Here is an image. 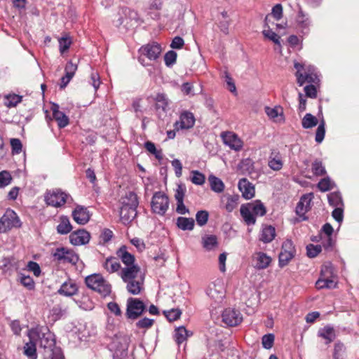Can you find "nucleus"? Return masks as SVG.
Returning <instances> with one entry per match:
<instances>
[{
	"label": "nucleus",
	"instance_id": "obj_53",
	"mask_svg": "<svg viewBox=\"0 0 359 359\" xmlns=\"http://www.w3.org/2000/svg\"><path fill=\"white\" fill-rule=\"evenodd\" d=\"M322 250L320 245L309 244L306 246V255L310 258L316 257Z\"/></svg>",
	"mask_w": 359,
	"mask_h": 359
},
{
	"label": "nucleus",
	"instance_id": "obj_8",
	"mask_svg": "<svg viewBox=\"0 0 359 359\" xmlns=\"http://www.w3.org/2000/svg\"><path fill=\"white\" fill-rule=\"evenodd\" d=\"M296 254V249L293 242L290 239L285 240L281 248V251L278 256V265L280 268L287 266L294 258Z\"/></svg>",
	"mask_w": 359,
	"mask_h": 359
},
{
	"label": "nucleus",
	"instance_id": "obj_40",
	"mask_svg": "<svg viewBox=\"0 0 359 359\" xmlns=\"http://www.w3.org/2000/svg\"><path fill=\"white\" fill-rule=\"evenodd\" d=\"M24 354L29 359H37V353L35 342L30 341L25 344L24 346Z\"/></svg>",
	"mask_w": 359,
	"mask_h": 359
},
{
	"label": "nucleus",
	"instance_id": "obj_1",
	"mask_svg": "<svg viewBox=\"0 0 359 359\" xmlns=\"http://www.w3.org/2000/svg\"><path fill=\"white\" fill-rule=\"evenodd\" d=\"M161 52V46L157 42L153 41L143 45L138 50V61L142 65L148 66L149 63L145 62V57L150 61H156L160 57Z\"/></svg>",
	"mask_w": 359,
	"mask_h": 359
},
{
	"label": "nucleus",
	"instance_id": "obj_20",
	"mask_svg": "<svg viewBox=\"0 0 359 359\" xmlns=\"http://www.w3.org/2000/svg\"><path fill=\"white\" fill-rule=\"evenodd\" d=\"M137 214V208H135L121 207L120 219L125 225L130 224L136 217Z\"/></svg>",
	"mask_w": 359,
	"mask_h": 359
},
{
	"label": "nucleus",
	"instance_id": "obj_41",
	"mask_svg": "<svg viewBox=\"0 0 359 359\" xmlns=\"http://www.w3.org/2000/svg\"><path fill=\"white\" fill-rule=\"evenodd\" d=\"M53 116L60 128L66 127L69 123V117L63 111H54Z\"/></svg>",
	"mask_w": 359,
	"mask_h": 359
},
{
	"label": "nucleus",
	"instance_id": "obj_11",
	"mask_svg": "<svg viewBox=\"0 0 359 359\" xmlns=\"http://www.w3.org/2000/svg\"><path fill=\"white\" fill-rule=\"evenodd\" d=\"M69 195L60 190L53 191L45 196V201L48 205L60 207L65 204Z\"/></svg>",
	"mask_w": 359,
	"mask_h": 359
},
{
	"label": "nucleus",
	"instance_id": "obj_17",
	"mask_svg": "<svg viewBox=\"0 0 359 359\" xmlns=\"http://www.w3.org/2000/svg\"><path fill=\"white\" fill-rule=\"evenodd\" d=\"M206 294L213 300L215 304L222 303L224 293L221 285L212 284L206 290Z\"/></svg>",
	"mask_w": 359,
	"mask_h": 359
},
{
	"label": "nucleus",
	"instance_id": "obj_64",
	"mask_svg": "<svg viewBox=\"0 0 359 359\" xmlns=\"http://www.w3.org/2000/svg\"><path fill=\"white\" fill-rule=\"evenodd\" d=\"M11 181V176L8 171L0 172V187L9 184Z\"/></svg>",
	"mask_w": 359,
	"mask_h": 359
},
{
	"label": "nucleus",
	"instance_id": "obj_32",
	"mask_svg": "<svg viewBox=\"0 0 359 359\" xmlns=\"http://www.w3.org/2000/svg\"><path fill=\"white\" fill-rule=\"evenodd\" d=\"M202 245L206 250H212L218 245L217 238L215 235H205L202 237Z\"/></svg>",
	"mask_w": 359,
	"mask_h": 359
},
{
	"label": "nucleus",
	"instance_id": "obj_38",
	"mask_svg": "<svg viewBox=\"0 0 359 359\" xmlns=\"http://www.w3.org/2000/svg\"><path fill=\"white\" fill-rule=\"evenodd\" d=\"M318 118L310 113L306 114L302 120V126L304 129H309L315 127L318 125Z\"/></svg>",
	"mask_w": 359,
	"mask_h": 359
},
{
	"label": "nucleus",
	"instance_id": "obj_23",
	"mask_svg": "<svg viewBox=\"0 0 359 359\" xmlns=\"http://www.w3.org/2000/svg\"><path fill=\"white\" fill-rule=\"evenodd\" d=\"M314 68L309 67L308 71L305 74L298 73L297 74V83L302 86L306 81L308 83H316L318 79L317 75L313 73Z\"/></svg>",
	"mask_w": 359,
	"mask_h": 359
},
{
	"label": "nucleus",
	"instance_id": "obj_27",
	"mask_svg": "<svg viewBox=\"0 0 359 359\" xmlns=\"http://www.w3.org/2000/svg\"><path fill=\"white\" fill-rule=\"evenodd\" d=\"M137 196L133 191H129L124 197L121 198V206L126 208H135L138 206Z\"/></svg>",
	"mask_w": 359,
	"mask_h": 359
},
{
	"label": "nucleus",
	"instance_id": "obj_30",
	"mask_svg": "<svg viewBox=\"0 0 359 359\" xmlns=\"http://www.w3.org/2000/svg\"><path fill=\"white\" fill-rule=\"evenodd\" d=\"M256 261L255 268L257 269H264L269 266L271 259L266 253L259 252L256 254Z\"/></svg>",
	"mask_w": 359,
	"mask_h": 359
},
{
	"label": "nucleus",
	"instance_id": "obj_57",
	"mask_svg": "<svg viewBox=\"0 0 359 359\" xmlns=\"http://www.w3.org/2000/svg\"><path fill=\"white\" fill-rule=\"evenodd\" d=\"M164 314L169 321H175L180 318L182 311L178 309H172L170 311H164Z\"/></svg>",
	"mask_w": 359,
	"mask_h": 359
},
{
	"label": "nucleus",
	"instance_id": "obj_16",
	"mask_svg": "<svg viewBox=\"0 0 359 359\" xmlns=\"http://www.w3.org/2000/svg\"><path fill=\"white\" fill-rule=\"evenodd\" d=\"M268 165L274 171H279L282 169L283 161L282 155L278 149H273L271 150L269 156Z\"/></svg>",
	"mask_w": 359,
	"mask_h": 359
},
{
	"label": "nucleus",
	"instance_id": "obj_58",
	"mask_svg": "<svg viewBox=\"0 0 359 359\" xmlns=\"http://www.w3.org/2000/svg\"><path fill=\"white\" fill-rule=\"evenodd\" d=\"M22 101V96H20L18 95H9L6 96V106L8 107H15L18 103H20Z\"/></svg>",
	"mask_w": 359,
	"mask_h": 359
},
{
	"label": "nucleus",
	"instance_id": "obj_59",
	"mask_svg": "<svg viewBox=\"0 0 359 359\" xmlns=\"http://www.w3.org/2000/svg\"><path fill=\"white\" fill-rule=\"evenodd\" d=\"M274 339L275 337L273 334H267L264 335L262 339L263 347L266 349H270L273 345Z\"/></svg>",
	"mask_w": 359,
	"mask_h": 359
},
{
	"label": "nucleus",
	"instance_id": "obj_37",
	"mask_svg": "<svg viewBox=\"0 0 359 359\" xmlns=\"http://www.w3.org/2000/svg\"><path fill=\"white\" fill-rule=\"evenodd\" d=\"M211 189L216 193H222L224 189L223 182L218 177L210 175L208 177Z\"/></svg>",
	"mask_w": 359,
	"mask_h": 359
},
{
	"label": "nucleus",
	"instance_id": "obj_4",
	"mask_svg": "<svg viewBox=\"0 0 359 359\" xmlns=\"http://www.w3.org/2000/svg\"><path fill=\"white\" fill-rule=\"evenodd\" d=\"M146 310V305L138 298L129 297L127 299L126 316L127 318L136 320Z\"/></svg>",
	"mask_w": 359,
	"mask_h": 359
},
{
	"label": "nucleus",
	"instance_id": "obj_10",
	"mask_svg": "<svg viewBox=\"0 0 359 359\" xmlns=\"http://www.w3.org/2000/svg\"><path fill=\"white\" fill-rule=\"evenodd\" d=\"M222 322L226 325L233 327L239 325L243 320V316L238 310L228 308L222 314Z\"/></svg>",
	"mask_w": 359,
	"mask_h": 359
},
{
	"label": "nucleus",
	"instance_id": "obj_2",
	"mask_svg": "<svg viewBox=\"0 0 359 359\" xmlns=\"http://www.w3.org/2000/svg\"><path fill=\"white\" fill-rule=\"evenodd\" d=\"M334 275L333 266L330 262H326L321 266L320 278L316 282L317 289L335 288L337 283L332 279Z\"/></svg>",
	"mask_w": 359,
	"mask_h": 359
},
{
	"label": "nucleus",
	"instance_id": "obj_51",
	"mask_svg": "<svg viewBox=\"0 0 359 359\" xmlns=\"http://www.w3.org/2000/svg\"><path fill=\"white\" fill-rule=\"evenodd\" d=\"M328 202L333 207H339L342 204V198L339 193L333 192L327 196Z\"/></svg>",
	"mask_w": 359,
	"mask_h": 359
},
{
	"label": "nucleus",
	"instance_id": "obj_45",
	"mask_svg": "<svg viewBox=\"0 0 359 359\" xmlns=\"http://www.w3.org/2000/svg\"><path fill=\"white\" fill-rule=\"evenodd\" d=\"M144 148L151 154L154 155L155 158L159 161L163 159V155L161 149H157L154 142L147 141L144 143Z\"/></svg>",
	"mask_w": 359,
	"mask_h": 359
},
{
	"label": "nucleus",
	"instance_id": "obj_62",
	"mask_svg": "<svg viewBox=\"0 0 359 359\" xmlns=\"http://www.w3.org/2000/svg\"><path fill=\"white\" fill-rule=\"evenodd\" d=\"M186 191H187V189H186V187L184 184H180L177 185V187L175 190V198L176 201H184Z\"/></svg>",
	"mask_w": 359,
	"mask_h": 359
},
{
	"label": "nucleus",
	"instance_id": "obj_43",
	"mask_svg": "<svg viewBox=\"0 0 359 359\" xmlns=\"http://www.w3.org/2000/svg\"><path fill=\"white\" fill-rule=\"evenodd\" d=\"M104 267L108 272L114 273L120 269L121 264L116 258L110 257L106 259Z\"/></svg>",
	"mask_w": 359,
	"mask_h": 359
},
{
	"label": "nucleus",
	"instance_id": "obj_15",
	"mask_svg": "<svg viewBox=\"0 0 359 359\" xmlns=\"http://www.w3.org/2000/svg\"><path fill=\"white\" fill-rule=\"evenodd\" d=\"M89 232L84 229H79L69 235V241L74 245H81L88 243L90 241Z\"/></svg>",
	"mask_w": 359,
	"mask_h": 359
},
{
	"label": "nucleus",
	"instance_id": "obj_28",
	"mask_svg": "<svg viewBox=\"0 0 359 359\" xmlns=\"http://www.w3.org/2000/svg\"><path fill=\"white\" fill-rule=\"evenodd\" d=\"M241 215L247 225H254L256 222V217L246 204H243L240 209Z\"/></svg>",
	"mask_w": 359,
	"mask_h": 359
},
{
	"label": "nucleus",
	"instance_id": "obj_25",
	"mask_svg": "<svg viewBox=\"0 0 359 359\" xmlns=\"http://www.w3.org/2000/svg\"><path fill=\"white\" fill-rule=\"evenodd\" d=\"M126 285L127 291L133 295L139 294L142 290H144V280L141 278L140 280H132L125 282Z\"/></svg>",
	"mask_w": 359,
	"mask_h": 359
},
{
	"label": "nucleus",
	"instance_id": "obj_35",
	"mask_svg": "<svg viewBox=\"0 0 359 359\" xmlns=\"http://www.w3.org/2000/svg\"><path fill=\"white\" fill-rule=\"evenodd\" d=\"M318 336L326 340L325 344L331 343L335 339V332L333 327L325 326L318 331Z\"/></svg>",
	"mask_w": 359,
	"mask_h": 359
},
{
	"label": "nucleus",
	"instance_id": "obj_36",
	"mask_svg": "<svg viewBox=\"0 0 359 359\" xmlns=\"http://www.w3.org/2000/svg\"><path fill=\"white\" fill-rule=\"evenodd\" d=\"M297 22L298 26L302 29H308L311 25V20L308 14L305 13L302 8L299 10Z\"/></svg>",
	"mask_w": 359,
	"mask_h": 359
},
{
	"label": "nucleus",
	"instance_id": "obj_49",
	"mask_svg": "<svg viewBox=\"0 0 359 359\" xmlns=\"http://www.w3.org/2000/svg\"><path fill=\"white\" fill-rule=\"evenodd\" d=\"M345 350L344 345L341 342H337L334 344L333 357L334 359H345Z\"/></svg>",
	"mask_w": 359,
	"mask_h": 359
},
{
	"label": "nucleus",
	"instance_id": "obj_9",
	"mask_svg": "<svg viewBox=\"0 0 359 359\" xmlns=\"http://www.w3.org/2000/svg\"><path fill=\"white\" fill-rule=\"evenodd\" d=\"M313 194L309 193L303 195L299 201L297 203L295 212L296 214L302 218V220H307L308 217L306 216V213L311 208V201L313 198Z\"/></svg>",
	"mask_w": 359,
	"mask_h": 359
},
{
	"label": "nucleus",
	"instance_id": "obj_34",
	"mask_svg": "<svg viewBox=\"0 0 359 359\" xmlns=\"http://www.w3.org/2000/svg\"><path fill=\"white\" fill-rule=\"evenodd\" d=\"M103 279L104 278L102 276V275L98 273H93L92 275L88 276L85 278V283L88 287L95 291L98 284L100 283H102Z\"/></svg>",
	"mask_w": 359,
	"mask_h": 359
},
{
	"label": "nucleus",
	"instance_id": "obj_21",
	"mask_svg": "<svg viewBox=\"0 0 359 359\" xmlns=\"http://www.w3.org/2000/svg\"><path fill=\"white\" fill-rule=\"evenodd\" d=\"M140 267L137 265L126 266L121 269V277L123 282L135 280L140 272Z\"/></svg>",
	"mask_w": 359,
	"mask_h": 359
},
{
	"label": "nucleus",
	"instance_id": "obj_14",
	"mask_svg": "<svg viewBox=\"0 0 359 359\" xmlns=\"http://www.w3.org/2000/svg\"><path fill=\"white\" fill-rule=\"evenodd\" d=\"M72 217L77 224L84 225L89 222L90 214L87 208L82 205H76L72 211Z\"/></svg>",
	"mask_w": 359,
	"mask_h": 359
},
{
	"label": "nucleus",
	"instance_id": "obj_63",
	"mask_svg": "<svg viewBox=\"0 0 359 359\" xmlns=\"http://www.w3.org/2000/svg\"><path fill=\"white\" fill-rule=\"evenodd\" d=\"M318 188L321 191H327L332 189L331 181L330 178H323L318 184Z\"/></svg>",
	"mask_w": 359,
	"mask_h": 359
},
{
	"label": "nucleus",
	"instance_id": "obj_33",
	"mask_svg": "<svg viewBox=\"0 0 359 359\" xmlns=\"http://www.w3.org/2000/svg\"><path fill=\"white\" fill-rule=\"evenodd\" d=\"M154 100L156 102V109H162L164 112L167 111L169 106V100L164 93H158Z\"/></svg>",
	"mask_w": 359,
	"mask_h": 359
},
{
	"label": "nucleus",
	"instance_id": "obj_60",
	"mask_svg": "<svg viewBox=\"0 0 359 359\" xmlns=\"http://www.w3.org/2000/svg\"><path fill=\"white\" fill-rule=\"evenodd\" d=\"M20 283L29 290H32L34 289V281L33 278L29 276L22 275V276L20 277Z\"/></svg>",
	"mask_w": 359,
	"mask_h": 359
},
{
	"label": "nucleus",
	"instance_id": "obj_5",
	"mask_svg": "<svg viewBox=\"0 0 359 359\" xmlns=\"http://www.w3.org/2000/svg\"><path fill=\"white\" fill-rule=\"evenodd\" d=\"M54 261L59 264L69 263L72 264H76L79 258L72 250L67 248L60 247L57 248L52 253Z\"/></svg>",
	"mask_w": 359,
	"mask_h": 359
},
{
	"label": "nucleus",
	"instance_id": "obj_52",
	"mask_svg": "<svg viewBox=\"0 0 359 359\" xmlns=\"http://www.w3.org/2000/svg\"><path fill=\"white\" fill-rule=\"evenodd\" d=\"M262 34L264 36V37L269 39V40L272 41L275 44L278 45L280 47V36L277 35L272 29L269 28L268 29H264L262 31Z\"/></svg>",
	"mask_w": 359,
	"mask_h": 359
},
{
	"label": "nucleus",
	"instance_id": "obj_42",
	"mask_svg": "<svg viewBox=\"0 0 359 359\" xmlns=\"http://www.w3.org/2000/svg\"><path fill=\"white\" fill-rule=\"evenodd\" d=\"M43 357L44 359H64L62 349L56 346L46 351V353H43Z\"/></svg>",
	"mask_w": 359,
	"mask_h": 359
},
{
	"label": "nucleus",
	"instance_id": "obj_13",
	"mask_svg": "<svg viewBox=\"0 0 359 359\" xmlns=\"http://www.w3.org/2000/svg\"><path fill=\"white\" fill-rule=\"evenodd\" d=\"M195 123V118L191 112L185 111L180 114V121L174 126L176 130L191 128Z\"/></svg>",
	"mask_w": 359,
	"mask_h": 359
},
{
	"label": "nucleus",
	"instance_id": "obj_7",
	"mask_svg": "<svg viewBox=\"0 0 359 359\" xmlns=\"http://www.w3.org/2000/svg\"><path fill=\"white\" fill-rule=\"evenodd\" d=\"M151 207L153 212L164 215L169 207L168 197L161 191L154 193L151 199Z\"/></svg>",
	"mask_w": 359,
	"mask_h": 359
},
{
	"label": "nucleus",
	"instance_id": "obj_6",
	"mask_svg": "<svg viewBox=\"0 0 359 359\" xmlns=\"http://www.w3.org/2000/svg\"><path fill=\"white\" fill-rule=\"evenodd\" d=\"M20 220L16 212L7 209L3 216L0 218V233H5L13 227H20Z\"/></svg>",
	"mask_w": 359,
	"mask_h": 359
},
{
	"label": "nucleus",
	"instance_id": "obj_56",
	"mask_svg": "<svg viewBox=\"0 0 359 359\" xmlns=\"http://www.w3.org/2000/svg\"><path fill=\"white\" fill-rule=\"evenodd\" d=\"M177 53L174 50L168 51L164 56L165 64L167 67L172 66L177 60Z\"/></svg>",
	"mask_w": 359,
	"mask_h": 359
},
{
	"label": "nucleus",
	"instance_id": "obj_3",
	"mask_svg": "<svg viewBox=\"0 0 359 359\" xmlns=\"http://www.w3.org/2000/svg\"><path fill=\"white\" fill-rule=\"evenodd\" d=\"M34 332L38 337L40 348H43V353L55 346L54 334L47 327H37Z\"/></svg>",
	"mask_w": 359,
	"mask_h": 359
},
{
	"label": "nucleus",
	"instance_id": "obj_18",
	"mask_svg": "<svg viewBox=\"0 0 359 359\" xmlns=\"http://www.w3.org/2000/svg\"><path fill=\"white\" fill-rule=\"evenodd\" d=\"M239 198L238 194H225L221 198L222 205L228 212H231L237 208Z\"/></svg>",
	"mask_w": 359,
	"mask_h": 359
},
{
	"label": "nucleus",
	"instance_id": "obj_39",
	"mask_svg": "<svg viewBox=\"0 0 359 359\" xmlns=\"http://www.w3.org/2000/svg\"><path fill=\"white\" fill-rule=\"evenodd\" d=\"M72 229L69 219L67 217H62L60 224L57 226V231L60 234H67Z\"/></svg>",
	"mask_w": 359,
	"mask_h": 359
},
{
	"label": "nucleus",
	"instance_id": "obj_31",
	"mask_svg": "<svg viewBox=\"0 0 359 359\" xmlns=\"http://www.w3.org/2000/svg\"><path fill=\"white\" fill-rule=\"evenodd\" d=\"M194 219L191 217H180L177 219V226L183 231H191L194 227Z\"/></svg>",
	"mask_w": 359,
	"mask_h": 359
},
{
	"label": "nucleus",
	"instance_id": "obj_24",
	"mask_svg": "<svg viewBox=\"0 0 359 359\" xmlns=\"http://www.w3.org/2000/svg\"><path fill=\"white\" fill-rule=\"evenodd\" d=\"M77 291V285L75 283L69 280L63 283L57 292L61 295L71 297L76 294Z\"/></svg>",
	"mask_w": 359,
	"mask_h": 359
},
{
	"label": "nucleus",
	"instance_id": "obj_50",
	"mask_svg": "<svg viewBox=\"0 0 359 359\" xmlns=\"http://www.w3.org/2000/svg\"><path fill=\"white\" fill-rule=\"evenodd\" d=\"M209 219V213L207 210H199L196 214L197 224L200 226L205 225Z\"/></svg>",
	"mask_w": 359,
	"mask_h": 359
},
{
	"label": "nucleus",
	"instance_id": "obj_47",
	"mask_svg": "<svg viewBox=\"0 0 359 359\" xmlns=\"http://www.w3.org/2000/svg\"><path fill=\"white\" fill-rule=\"evenodd\" d=\"M325 135V121L323 118L317 128L316 132L315 140L317 143H321L324 140Z\"/></svg>",
	"mask_w": 359,
	"mask_h": 359
},
{
	"label": "nucleus",
	"instance_id": "obj_61",
	"mask_svg": "<svg viewBox=\"0 0 359 359\" xmlns=\"http://www.w3.org/2000/svg\"><path fill=\"white\" fill-rule=\"evenodd\" d=\"M224 81L226 83V88H228V90L231 93H236V88L234 81L232 79V77L231 76V75L227 72H224Z\"/></svg>",
	"mask_w": 359,
	"mask_h": 359
},
{
	"label": "nucleus",
	"instance_id": "obj_44",
	"mask_svg": "<svg viewBox=\"0 0 359 359\" xmlns=\"http://www.w3.org/2000/svg\"><path fill=\"white\" fill-rule=\"evenodd\" d=\"M189 336V332L184 327H179L175 330V339L178 345L186 341Z\"/></svg>",
	"mask_w": 359,
	"mask_h": 359
},
{
	"label": "nucleus",
	"instance_id": "obj_55",
	"mask_svg": "<svg viewBox=\"0 0 359 359\" xmlns=\"http://www.w3.org/2000/svg\"><path fill=\"white\" fill-rule=\"evenodd\" d=\"M60 52L63 54L66 52L70 47L72 41L71 39L68 36H62L58 39Z\"/></svg>",
	"mask_w": 359,
	"mask_h": 359
},
{
	"label": "nucleus",
	"instance_id": "obj_29",
	"mask_svg": "<svg viewBox=\"0 0 359 359\" xmlns=\"http://www.w3.org/2000/svg\"><path fill=\"white\" fill-rule=\"evenodd\" d=\"M275 236V228L271 225H269L263 227L259 239L264 243H269L274 239Z\"/></svg>",
	"mask_w": 359,
	"mask_h": 359
},
{
	"label": "nucleus",
	"instance_id": "obj_19",
	"mask_svg": "<svg viewBox=\"0 0 359 359\" xmlns=\"http://www.w3.org/2000/svg\"><path fill=\"white\" fill-rule=\"evenodd\" d=\"M238 189L245 199H250L255 196V187L247 179H241L238 182Z\"/></svg>",
	"mask_w": 359,
	"mask_h": 359
},
{
	"label": "nucleus",
	"instance_id": "obj_48",
	"mask_svg": "<svg viewBox=\"0 0 359 359\" xmlns=\"http://www.w3.org/2000/svg\"><path fill=\"white\" fill-rule=\"evenodd\" d=\"M111 285L104 279H103L102 283L98 284L95 291L100 294L101 296L107 297L111 293Z\"/></svg>",
	"mask_w": 359,
	"mask_h": 359
},
{
	"label": "nucleus",
	"instance_id": "obj_54",
	"mask_svg": "<svg viewBox=\"0 0 359 359\" xmlns=\"http://www.w3.org/2000/svg\"><path fill=\"white\" fill-rule=\"evenodd\" d=\"M192 177L191 181L192 183L196 185H202L205 183V175L198 170H193L191 172Z\"/></svg>",
	"mask_w": 359,
	"mask_h": 359
},
{
	"label": "nucleus",
	"instance_id": "obj_46",
	"mask_svg": "<svg viewBox=\"0 0 359 359\" xmlns=\"http://www.w3.org/2000/svg\"><path fill=\"white\" fill-rule=\"evenodd\" d=\"M311 170L313 175L316 176H323L326 174L325 166L323 165L322 161L319 159H316L313 162Z\"/></svg>",
	"mask_w": 359,
	"mask_h": 359
},
{
	"label": "nucleus",
	"instance_id": "obj_22",
	"mask_svg": "<svg viewBox=\"0 0 359 359\" xmlns=\"http://www.w3.org/2000/svg\"><path fill=\"white\" fill-rule=\"evenodd\" d=\"M116 255L126 266L135 265V257L128 252L126 245H122L119 248L116 252Z\"/></svg>",
	"mask_w": 359,
	"mask_h": 359
},
{
	"label": "nucleus",
	"instance_id": "obj_26",
	"mask_svg": "<svg viewBox=\"0 0 359 359\" xmlns=\"http://www.w3.org/2000/svg\"><path fill=\"white\" fill-rule=\"evenodd\" d=\"M248 207H249L250 210L254 214V215L258 217H262L266 213V208L264 206V203L259 201L256 200L252 202L248 203L246 204Z\"/></svg>",
	"mask_w": 359,
	"mask_h": 359
},
{
	"label": "nucleus",
	"instance_id": "obj_12",
	"mask_svg": "<svg viewBox=\"0 0 359 359\" xmlns=\"http://www.w3.org/2000/svg\"><path fill=\"white\" fill-rule=\"evenodd\" d=\"M221 137L224 143L229 146L231 149L239 151L243 147V142L236 134L233 132H224Z\"/></svg>",
	"mask_w": 359,
	"mask_h": 359
}]
</instances>
